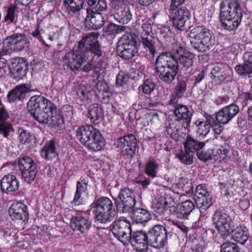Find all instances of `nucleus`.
Returning <instances> with one entry per match:
<instances>
[{
  "label": "nucleus",
  "instance_id": "obj_36",
  "mask_svg": "<svg viewBox=\"0 0 252 252\" xmlns=\"http://www.w3.org/2000/svg\"><path fill=\"white\" fill-rule=\"evenodd\" d=\"M170 207L168 202L164 198L155 199L152 204L153 211L159 215L164 214V213Z\"/></svg>",
  "mask_w": 252,
  "mask_h": 252
},
{
  "label": "nucleus",
  "instance_id": "obj_26",
  "mask_svg": "<svg viewBox=\"0 0 252 252\" xmlns=\"http://www.w3.org/2000/svg\"><path fill=\"white\" fill-rule=\"evenodd\" d=\"M87 16L86 20H89L88 25L92 30L100 29L104 25V18L100 12H94L93 10L87 9Z\"/></svg>",
  "mask_w": 252,
  "mask_h": 252
},
{
  "label": "nucleus",
  "instance_id": "obj_13",
  "mask_svg": "<svg viewBox=\"0 0 252 252\" xmlns=\"http://www.w3.org/2000/svg\"><path fill=\"white\" fill-rule=\"evenodd\" d=\"M131 224L126 218L123 217L115 220L111 231L114 237L124 244L129 243L132 232Z\"/></svg>",
  "mask_w": 252,
  "mask_h": 252
},
{
  "label": "nucleus",
  "instance_id": "obj_7",
  "mask_svg": "<svg viewBox=\"0 0 252 252\" xmlns=\"http://www.w3.org/2000/svg\"><path fill=\"white\" fill-rule=\"evenodd\" d=\"M213 224L218 231L220 236L226 238L230 235V231L232 230L233 222L229 215L222 209L219 208L216 210L212 218Z\"/></svg>",
  "mask_w": 252,
  "mask_h": 252
},
{
  "label": "nucleus",
  "instance_id": "obj_53",
  "mask_svg": "<svg viewBox=\"0 0 252 252\" xmlns=\"http://www.w3.org/2000/svg\"><path fill=\"white\" fill-rule=\"evenodd\" d=\"M94 63L95 69H101L105 68L107 65V58L102 54L101 50V56L100 57L94 56Z\"/></svg>",
  "mask_w": 252,
  "mask_h": 252
},
{
  "label": "nucleus",
  "instance_id": "obj_32",
  "mask_svg": "<svg viewBox=\"0 0 252 252\" xmlns=\"http://www.w3.org/2000/svg\"><path fill=\"white\" fill-rule=\"evenodd\" d=\"M231 239L235 242L244 245L249 239L248 231L241 227H235L233 225L232 230L230 231Z\"/></svg>",
  "mask_w": 252,
  "mask_h": 252
},
{
  "label": "nucleus",
  "instance_id": "obj_38",
  "mask_svg": "<svg viewBox=\"0 0 252 252\" xmlns=\"http://www.w3.org/2000/svg\"><path fill=\"white\" fill-rule=\"evenodd\" d=\"M196 205L200 209L201 213H204L212 204V198L210 195L195 198Z\"/></svg>",
  "mask_w": 252,
  "mask_h": 252
},
{
  "label": "nucleus",
  "instance_id": "obj_14",
  "mask_svg": "<svg viewBox=\"0 0 252 252\" xmlns=\"http://www.w3.org/2000/svg\"><path fill=\"white\" fill-rule=\"evenodd\" d=\"M19 169L21 172L22 179L27 184H31L35 179L36 166L32 159L25 157L18 161Z\"/></svg>",
  "mask_w": 252,
  "mask_h": 252
},
{
  "label": "nucleus",
  "instance_id": "obj_50",
  "mask_svg": "<svg viewBox=\"0 0 252 252\" xmlns=\"http://www.w3.org/2000/svg\"><path fill=\"white\" fill-rule=\"evenodd\" d=\"M220 252H241L237 244L226 241L220 246Z\"/></svg>",
  "mask_w": 252,
  "mask_h": 252
},
{
  "label": "nucleus",
  "instance_id": "obj_61",
  "mask_svg": "<svg viewBox=\"0 0 252 252\" xmlns=\"http://www.w3.org/2000/svg\"><path fill=\"white\" fill-rule=\"evenodd\" d=\"M187 87V84L186 81L181 80L178 83L175 88L174 92L182 97L186 91Z\"/></svg>",
  "mask_w": 252,
  "mask_h": 252
},
{
  "label": "nucleus",
  "instance_id": "obj_27",
  "mask_svg": "<svg viewBox=\"0 0 252 252\" xmlns=\"http://www.w3.org/2000/svg\"><path fill=\"white\" fill-rule=\"evenodd\" d=\"M132 16L131 9L127 4L122 5L114 15L115 19L119 23L123 24L129 23L132 19Z\"/></svg>",
  "mask_w": 252,
  "mask_h": 252
},
{
  "label": "nucleus",
  "instance_id": "obj_5",
  "mask_svg": "<svg viewBox=\"0 0 252 252\" xmlns=\"http://www.w3.org/2000/svg\"><path fill=\"white\" fill-rule=\"evenodd\" d=\"M113 207V203L108 197L103 196L97 199L92 207L96 220L101 223L112 221L115 214Z\"/></svg>",
  "mask_w": 252,
  "mask_h": 252
},
{
  "label": "nucleus",
  "instance_id": "obj_59",
  "mask_svg": "<svg viewBox=\"0 0 252 252\" xmlns=\"http://www.w3.org/2000/svg\"><path fill=\"white\" fill-rule=\"evenodd\" d=\"M4 55L3 54V52H0V78L4 76L9 70V66L6 60L2 58V56Z\"/></svg>",
  "mask_w": 252,
  "mask_h": 252
},
{
  "label": "nucleus",
  "instance_id": "obj_10",
  "mask_svg": "<svg viewBox=\"0 0 252 252\" xmlns=\"http://www.w3.org/2000/svg\"><path fill=\"white\" fill-rule=\"evenodd\" d=\"M135 197L133 189L126 188L121 189L115 199L117 210L123 213L132 212L136 203Z\"/></svg>",
  "mask_w": 252,
  "mask_h": 252
},
{
  "label": "nucleus",
  "instance_id": "obj_20",
  "mask_svg": "<svg viewBox=\"0 0 252 252\" xmlns=\"http://www.w3.org/2000/svg\"><path fill=\"white\" fill-rule=\"evenodd\" d=\"M27 70V63L22 59L15 60L9 66L11 77L16 81H19L25 77Z\"/></svg>",
  "mask_w": 252,
  "mask_h": 252
},
{
  "label": "nucleus",
  "instance_id": "obj_16",
  "mask_svg": "<svg viewBox=\"0 0 252 252\" xmlns=\"http://www.w3.org/2000/svg\"><path fill=\"white\" fill-rule=\"evenodd\" d=\"M99 133V131L93 126L86 125L79 127L76 131L75 135L80 142L86 147L90 141Z\"/></svg>",
  "mask_w": 252,
  "mask_h": 252
},
{
  "label": "nucleus",
  "instance_id": "obj_44",
  "mask_svg": "<svg viewBox=\"0 0 252 252\" xmlns=\"http://www.w3.org/2000/svg\"><path fill=\"white\" fill-rule=\"evenodd\" d=\"M144 169L147 175L154 178L157 176L158 165L155 160H149L146 162Z\"/></svg>",
  "mask_w": 252,
  "mask_h": 252
},
{
  "label": "nucleus",
  "instance_id": "obj_34",
  "mask_svg": "<svg viewBox=\"0 0 252 252\" xmlns=\"http://www.w3.org/2000/svg\"><path fill=\"white\" fill-rule=\"evenodd\" d=\"M85 0H64L63 4L69 13H75L83 8Z\"/></svg>",
  "mask_w": 252,
  "mask_h": 252
},
{
  "label": "nucleus",
  "instance_id": "obj_19",
  "mask_svg": "<svg viewBox=\"0 0 252 252\" xmlns=\"http://www.w3.org/2000/svg\"><path fill=\"white\" fill-rule=\"evenodd\" d=\"M173 114L175 121L181 123L185 128L189 127L192 115L186 105L182 104L176 105Z\"/></svg>",
  "mask_w": 252,
  "mask_h": 252
},
{
  "label": "nucleus",
  "instance_id": "obj_49",
  "mask_svg": "<svg viewBox=\"0 0 252 252\" xmlns=\"http://www.w3.org/2000/svg\"><path fill=\"white\" fill-rule=\"evenodd\" d=\"M185 150L184 152L182 151L178 154L177 157L182 163L190 165L193 162V154L190 151Z\"/></svg>",
  "mask_w": 252,
  "mask_h": 252
},
{
  "label": "nucleus",
  "instance_id": "obj_29",
  "mask_svg": "<svg viewBox=\"0 0 252 252\" xmlns=\"http://www.w3.org/2000/svg\"><path fill=\"white\" fill-rule=\"evenodd\" d=\"M208 141V139L201 141L188 135L184 142V148L193 154L194 153H197L199 151L202 150Z\"/></svg>",
  "mask_w": 252,
  "mask_h": 252
},
{
  "label": "nucleus",
  "instance_id": "obj_6",
  "mask_svg": "<svg viewBox=\"0 0 252 252\" xmlns=\"http://www.w3.org/2000/svg\"><path fill=\"white\" fill-rule=\"evenodd\" d=\"M47 99L42 95H34L27 104V110L30 115L40 124H47Z\"/></svg>",
  "mask_w": 252,
  "mask_h": 252
},
{
  "label": "nucleus",
  "instance_id": "obj_21",
  "mask_svg": "<svg viewBox=\"0 0 252 252\" xmlns=\"http://www.w3.org/2000/svg\"><path fill=\"white\" fill-rule=\"evenodd\" d=\"M243 63L235 66L234 70L239 75L250 78L252 77V52H245L243 56Z\"/></svg>",
  "mask_w": 252,
  "mask_h": 252
},
{
  "label": "nucleus",
  "instance_id": "obj_45",
  "mask_svg": "<svg viewBox=\"0 0 252 252\" xmlns=\"http://www.w3.org/2000/svg\"><path fill=\"white\" fill-rule=\"evenodd\" d=\"M18 140L20 143L23 144H29L34 138L33 134L28 130L23 128H19L18 131Z\"/></svg>",
  "mask_w": 252,
  "mask_h": 252
},
{
  "label": "nucleus",
  "instance_id": "obj_17",
  "mask_svg": "<svg viewBox=\"0 0 252 252\" xmlns=\"http://www.w3.org/2000/svg\"><path fill=\"white\" fill-rule=\"evenodd\" d=\"M8 213L13 220H22L27 223L29 219L28 208L21 202H13L8 209Z\"/></svg>",
  "mask_w": 252,
  "mask_h": 252
},
{
  "label": "nucleus",
  "instance_id": "obj_56",
  "mask_svg": "<svg viewBox=\"0 0 252 252\" xmlns=\"http://www.w3.org/2000/svg\"><path fill=\"white\" fill-rule=\"evenodd\" d=\"M142 92L147 94H150L155 89L156 84L151 79H147L140 87Z\"/></svg>",
  "mask_w": 252,
  "mask_h": 252
},
{
  "label": "nucleus",
  "instance_id": "obj_11",
  "mask_svg": "<svg viewBox=\"0 0 252 252\" xmlns=\"http://www.w3.org/2000/svg\"><path fill=\"white\" fill-rule=\"evenodd\" d=\"M29 42L25 35L14 34L7 37L3 42L1 52L3 54H10L13 52H18L29 47Z\"/></svg>",
  "mask_w": 252,
  "mask_h": 252
},
{
  "label": "nucleus",
  "instance_id": "obj_18",
  "mask_svg": "<svg viewBox=\"0 0 252 252\" xmlns=\"http://www.w3.org/2000/svg\"><path fill=\"white\" fill-rule=\"evenodd\" d=\"M130 241L134 249L137 252H147L149 244L146 232L143 231L131 232Z\"/></svg>",
  "mask_w": 252,
  "mask_h": 252
},
{
  "label": "nucleus",
  "instance_id": "obj_51",
  "mask_svg": "<svg viewBox=\"0 0 252 252\" xmlns=\"http://www.w3.org/2000/svg\"><path fill=\"white\" fill-rule=\"evenodd\" d=\"M16 9V6L14 5H11L7 8L6 15L4 18V21L7 24L15 23L17 21V15L15 13Z\"/></svg>",
  "mask_w": 252,
  "mask_h": 252
},
{
  "label": "nucleus",
  "instance_id": "obj_64",
  "mask_svg": "<svg viewBox=\"0 0 252 252\" xmlns=\"http://www.w3.org/2000/svg\"><path fill=\"white\" fill-rule=\"evenodd\" d=\"M182 96L174 92L169 96L168 104L174 106V108H175V106L178 104L179 99Z\"/></svg>",
  "mask_w": 252,
  "mask_h": 252
},
{
  "label": "nucleus",
  "instance_id": "obj_31",
  "mask_svg": "<svg viewBox=\"0 0 252 252\" xmlns=\"http://www.w3.org/2000/svg\"><path fill=\"white\" fill-rule=\"evenodd\" d=\"M88 183L85 180L81 182L78 181L76 184V190L74 197L71 203L74 205L78 206L84 203V199L82 194L85 193L87 190Z\"/></svg>",
  "mask_w": 252,
  "mask_h": 252
},
{
  "label": "nucleus",
  "instance_id": "obj_23",
  "mask_svg": "<svg viewBox=\"0 0 252 252\" xmlns=\"http://www.w3.org/2000/svg\"><path fill=\"white\" fill-rule=\"evenodd\" d=\"M0 185L3 192L10 193L18 190L19 182L14 175L9 174L2 178Z\"/></svg>",
  "mask_w": 252,
  "mask_h": 252
},
{
  "label": "nucleus",
  "instance_id": "obj_43",
  "mask_svg": "<svg viewBox=\"0 0 252 252\" xmlns=\"http://www.w3.org/2000/svg\"><path fill=\"white\" fill-rule=\"evenodd\" d=\"M141 42L144 48L146 49V51H149L153 56H154L156 52L154 39L153 37L150 36L141 37Z\"/></svg>",
  "mask_w": 252,
  "mask_h": 252
},
{
  "label": "nucleus",
  "instance_id": "obj_33",
  "mask_svg": "<svg viewBox=\"0 0 252 252\" xmlns=\"http://www.w3.org/2000/svg\"><path fill=\"white\" fill-rule=\"evenodd\" d=\"M131 219L136 223L146 222L151 219L150 213L147 210L142 208L133 209Z\"/></svg>",
  "mask_w": 252,
  "mask_h": 252
},
{
  "label": "nucleus",
  "instance_id": "obj_15",
  "mask_svg": "<svg viewBox=\"0 0 252 252\" xmlns=\"http://www.w3.org/2000/svg\"><path fill=\"white\" fill-rule=\"evenodd\" d=\"M239 108L235 104L232 103L223 107L216 113L218 123L222 125L228 124L239 113Z\"/></svg>",
  "mask_w": 252,
  "mask_h": 252
},
{
  "label": "nucleus",
  "instance_id": "obj_9",
  "mask_svg": "<svg viewBox=\"0 0 252 252\" xmlns=\"http://www.w3.org/2000/svg\"><path fill=\"white\" fill-rule=\"evenodd\" d=\"M117 52L125 60L131 59L138 53L137 42L129 34H125L118 42Z\"/></svg>",
  "mask_w": 252,
  "mask_h": 252
},
{
  "label": "nucleus",
  "instance_id": "obj_41",
  "mask_svg": "<svg viewBox=\"0 0 252 252\" xmlns=\"http://www.w3.org/2000/svg\"><path fill=\"white\" fill-rule=\"evenodd\" d=\"M126 30V26H119L112 23H109L104 29L106 35H115Z\"/></svg>",
  "mask_w": 252,
  "mask_h": 252
},
{
  "label": "nucleus",
  "instance_id": "obj_62",
  "mask_svg": "<svg viewBox=\"0 0 252 252\" xmlns=\"http://www.w3.org/2000/svg\"><path fill=\"white\" fill-rule=\"evenodd\" d=\"M210 195L209 192L206 189V187L202 184L198 185L195 189L194 198L197 197H202Z\"/></svg>",
  "mask_w": 252,
  "mask_h": 252
},
{
  "label": "nucleus",
  "instance_id": "obj_47",
  "mask_svg": "<svg viewBox=\"0 0 252 252\" xmlns=\"http://www.w3.org/2000/svg\"><path fill=\"white\" fill-rule=\"evenodd\" d=\"M46 29L43 28L40 25L34 30V31L30 33V34L33 37L37 39L43 44H46L43 38L46 36Z\"/></svg>",
  "mask_w": 252,
  "mask_h": 252
},
{
  "label": "nucleus",
  "instance_id": "obj_4",
  "mask_svg": "<svg viewBox=\"0 0 252 252\" xmlns=\"http://www.w3.org/2000/svg\"><path fill=\"white\" fill-rule=\"evenodd\" d=\"M191 47L199 53H206L213 50L216 43L215 36L204 26L193 28L189 33Z\"/></svg>",
  "mask_w": 252,
  "mask_h": 252
},
{
  "label": "nucleus",
  "instance_id": "obj_12",
  "mask_svg": "<svg viewBox=\"0 0 252 252\" xmlns=\"http://www.w3.org/2000/svg\"><path fill=\"white\" fill-rule=\"evenodd\" d=\"M149 245L156 248H161L167 243L166 229L161 225L157 224L146 232Z\"/></svg>",
  "mask_w": 252,
  "mask_h": 252
},
{
  "label": "nucleus",
  "instance_id": "obj_30",
  "mask_svg": "<svg viewBox=\"0 0 252 252\" xmlns=\"http://www.w3.org/2000/svg\"><path fill=\"white\" fill-rule=\"evenodd\" d=\"M211 79L215 82H223L227 78L225 66L222 63H217L212 68L210 73Z\"/></svg>",
  "mask_w": 252,
  "mask_h": 252
},
{
  "label": "nucleus",
  "instance_id": "obj_39",
  "mask_svg": "<svg viewBox=\"0 0 252 252\" xmlns=\"http://www.w3.org/2000/svg\"><path fill=\"white\" fill-rule=\"evenodd\" d=\"M90 141L86 147L90 150L97 152L101 150L104 147V138L100 133Z\"/></svg>",
  "mask_w": 252,
  "mask_h": 252
},
{
  "label": "nucleus",
  "instance_id": "obj_58",
  "mask_svg": "<svg viewBox=\"0 0 252 252\" xmlns=\"http://www.w3.org/2000/svg\"><path fill=\"white\" fill-rule=\"evenodd\" d=\"M212 153L213 155H212L211 151L210 150H208L206 152H203L202 150H201L196 153V155L197 158L200 160L206 162L214 158V157L215 156V155L214 154V151H212Z\"/></svg>",
  "mask_w": 252,
  "mask_h": 252
},
{
  "label": "nucleus",
  "instance_id": "obj_52",
  "mask_svg": "<svg viewBox=\"0 0 252 252\" xmlns=\"http://www.w3.org/2000/svg\"><path fill=\"white\" fill-rule=\"evenodd\" d=\"M14 131L13 125L10 123L5 122L0 123V135L7 138L10 134Z\"/></svg>",
  "mask_w": 252,
  "mask_h": 252
},
{
  "label": "nucleus",
  "instance_id": "obj_2",
  "mask_svg": "<svg viewBox=\"0 0 252 252\" xmlns=\"http://www.w3.org/2000/svg\"><path fill=\"white\" fill-rule=\"evenodd\" d=\"M98 34L93 32L86 34L79 42L77 50L70 51L64 57V61L72 70L81 69L84 61L89 57L101 56V47L97 40Z\"/></svg>",
  "mask_w": 252,
  "mask_h": 252
},
{
  "label": "nucleus",
  "instance_id": "obj_55",
  "mask_svg": "<svg viewBox=\"0 0 252 252\" xmlns=\"http://www.w3.org/2000/svg\"><path fill=\"white\" fill-rule=\"evenodd\" d=\"M59 147V144L58 141L53 139L51 141L48 143V157H49V155L50 154V158L52 159L54 158H57L58 156L57 149ZM49 159V157H48V159Z\"/></svg>",
  "mask_w": 252,
  "mask_h": 252
},
{
  "label": "nucleus",
  "instance_id": "obj_54",
  "mask_svg": "<svg viewBox=\"0 0 252 252\" xmlns=\"http://www.w3.org/2000/svg\"><path fill=\"white\" fill-rule=\"evenodd\" d=\"M165 131L167 133L173 138H177L179 136L178 129L176 125L171 121L165 123Z\"/></svg>",
  "mask_w": 252,
  "mask_h": 252
},
{
  "label": "nucleus",
  "instance_id": "obj_8",
  "mask_svg": "<svg viewBox=\"0 0 252 252\" xmlns=\"http://www.w3.org/2000/svg\"><path fill=\"white\" fill-rule=\"evenodd\" d=\"M180 5L170 4V13L172 15L173 26L177 30L184 31L189 28L191 14L185 6Z\"/></svg>",
  "mask_w": 252,
  "mask_h": 252
},
{
  "label": "nucleus",
  "instance_id": "obj_48",
  "mask_svg": "<svg viewBox=\"0 0 252 252\" xmlns=\"http://www.w3.org/2000/svg\"><path fill=\"white\" fill-rule=\"evenodd\" d=\"M118 141L123 143L124 144L129 145L130 147H137V140L133 134H128L118 139Z\"/></svg>",
  "mask_w": 252,
  "mask_h": 252
},
{
  "label": "nucleus",
  "instance_id": "obj_46",
  "mask_svg": "<svg viewBox=\"0 0 252 252\" xmlns=\"http://www.w3.org/2000/svg\"><path fill=\"white\" fill-rule=\"evenodd\" d=\"M195 125L197 127V132L199 140L206 137L210 131L211 128L210 126L204 123V121L199 120L195 122Z\"/></svg>",
  "mask_w": 252,
  "mask_h": 252
},
{
  "label": "nucleus",
  "instance_id": "obj_1",
  "mask_svg": "<svg viewBox=\"0 0 252 252\" xmlns=\"http://www.w3.org/2000/svg\"><path fill=\"white\" fill-rule=\"evenodd\" d=\"M194 58L193 54L181 47L174 54L169 52L160 53L155 61V73L162 82L169 85L175 80L179 70L185 74L190 72Z\"/></svg>",
  "mask_w": 252,
  "mask_h": 252
},
{
  "label": "nucleus",
  "instance_id": "obj_35",
  "mask_svg": "<svg viewBox=\"0 0 252 252\" xmlns=\"http://www.w3.org/2000/svg\"><path fill=\"white\" fill-rule=\"evenodd\" d=\"M116 148L120 152L121 156L132 158L135 153L136 147L129 146V145L124 144L123 143L117 141Z\"/></svg>",
  "mask_w": 252,
  "mask_h": 252
},
{
  "label": "nucleus",
  "instance_id": "obj_25",
  "mask_svg": "<svg viewBox=\"0 0 252 252\" xmlns=\"http://www.w3.org/2000/svg\"><path fill=\"white\" fill-rule=\"evenodd\" d=\"M29 92V88L26 84L18 85L7 94L6 96L7 101L11 103L22 101Z\"/></svg>",
  "mask_w": 252,
  "mask_h": 252
},
{
  "label": "nucleus",
  "instance_id": "obj_57",
  "mask_svg": "<svg viewBox=\"0 0 252 252\" xmlns=\"http://www.w3.org/2000/svg\"><path fill=\"white\" fill-rule=\"evenodd\" d=\"M157 34L159 41L162 44L164 42L168 41L170 38L171 31L169 28L163 27L159 29Z\"/></svg>",
  "mask_w": 252,
  "mask_h": 252
},
{
  "label": "nucleus",
  "instance_id": "obj_22",
  "mask_svg": "<svg viewBox=\"0 0 252 252\" xmlns=\"http://www.w3.org/2000/svg\"><path fill=\"white\" fill-rule=\"evenodd\" d=\"M70 226L73 230L85 234L90 230L91 222L87 218L78 215L71 218Z\"/></svg>",
  "mask_w": 252,
  "mask_h": 252
},
{
  "label": "nucleus",
  "instance_id": "obj_28",
  "mask_svg": "<svg viewBox=\"0 0 252 252\" xmlns=\"http://www.w3.org/2000/svg\"><path fill=\"white\" fill-rule=\"evenodd\" d=\"M48 102L51 103L49 106L50 115V119H48V126L55 127H59L64 123L63 116L60 109H58L56 106L49 100Z\"/></svg>",
  "mask_w": 252,
  "mask_h": 252
},
{
  "label": "nucleus",
  "instance_id": "obj_24",
  "mask_svg": "<svg viewBox=\"0 0 252 252\" xmlns=\"http://www.w3.org/2000/svg\"><path fill=\"white\" fill-rule=\"evenodd\" d=\"M195 209L192 201L187 200L178 204L174 211L175 216L179 219L188 220L190 213Z\"/></svg>",
  "mask_w": 252,
  "mask_h": 252
},
{
  "label": "nucleus",
  "instance_id": "obj_3",
  "mask_svg": "<svg viewBox=\"0 0 252 252\" xmlns=\"http://www.w3.org/2000/svg\"><path fill=\"white\" fill-rule=\"evenodd\" d=\"M241 2L238 0H222L220 4L221 26L228 31L236 30L242 21Z\"/></svg>",
  "mask_w": 252,
  "mask_h": 252
},
{
  "label": "nucleus",
  "instance_id": "obj_40",
  "mask_svg": "<svg viewBox=\"0 0 252 252\" xmlns=\"http://www.w3.org/2000/svg\"><path fill=\"white\" fill-rule=\"evenodd\" d=\"M87 115L88 118L92 122L98 123L103 117L102 108L97 105L94 106L88 111Z\"/></svg>",
  "mask_w": 252,
  "mask_h": 252
},
{
  "label": "nucleus",
  "instance_id": "obj_42",
  "mask_svg": "<svg viewBox=\"0 0 252 252\" xmlns=\"http://www.w3.org/2000/svg\"><path fill=\"white\" fill-rule=\"evenodd\" d=\"M75 93L77 98L81 101H86L91 96L90 90L83 85H79L75 89Z\"/></svg>",
  "mask_w": 252,
  "mask_h": 252
},
{
  "label": "nucleus",
  "instance_id": "obj_37",
  "mask_svg": "<svg viewBox=\"0 0 252 252\" xmlns=\"http://www.w3.org/2000/svg\"><path fill=\"white\" fill-rule=\"evenodd\" d=\"M189 241L192 243L191 249L195 252H202L206 247L205 241L201 236L193 235L189 238Z\"/></svg>",
  "mask_w": 252,
  "mask_h": 252
},
{
  "label": "nucleus",
  "instance_id": "obj_60",
  "mask_svg": "<svg viewBox=\"0 0 252 252\" xmlns=\"http://www.w3.org/2000/svg\"><path fill=\"white\" fill-rule=\"evenodd\" d=\"M129 81V76L124 73H119L116 77V85L117 87H122L126 85Z\"/></svg>",
  "mask_w": 252,
  "mask_h": 252
},
{
  "label": "nucleus",
  "instance_id": "obj_63",
  "mask_svg": "<svg viewBox=\"0 0 252 252\" xmlns=\"http://www.w3.org/2000/svg\"><path fill=\"white\" fill-rule=\"evenodd\" d=\"M141 37L150 36V34L152 33V26L149 23H144L141 27Z\"/></svg>",
  "mask_w": 252,
  "mask_h": 252
}]
</instances>
